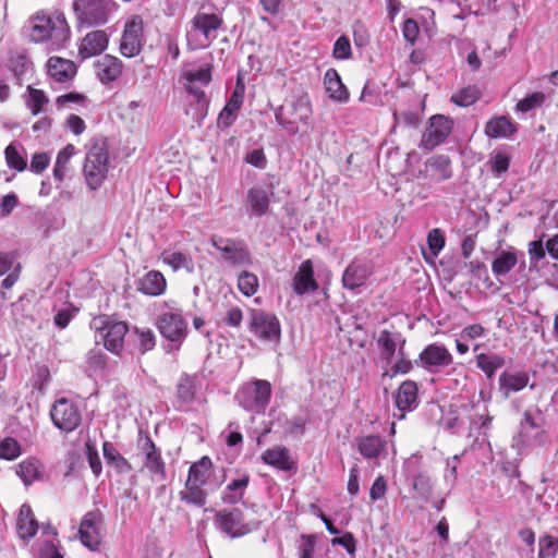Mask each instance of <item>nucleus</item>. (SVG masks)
<instances>
[{
  "label": "nucleus",
  "mask_w": 558,
  "mask_h": 558,
  "mask_svg": "<svg viewBox=\"0 0 558 558\" xmlns=\"http://www.w3.org/2000/svg\"><path fill=\"white\" fill-rule=\"evenodd\" d=\"M29 38L34 43H46L49 50H59L70 39V27L61 12H39L28 21Z\"/></svg>",
  "instance_id": "1"
},
{
  "label": "nucleus",
  "mask_w": 558,
  "mask_h": 558,
  "mask_svg": "<svg viewBox=\"0 0 558 558\" xmlns=\"http://www.w3.org/2000/svg\"><path fill=\"white\" fill-rule=\"evenodd\" d=\"M155 326L167 341L163 347L167 353L179 351L189 335L187 320L178 307H169L161 312L155 319Z\"/></svg>",
  "instance_id": "2"
},
{
  "label": "nucleus",
  "mask_w": 558,
  "mask_h": 558,
  "mask_svg": "<svg viewBox=\"0 0 558 558\" xmlns=\"http://www.w3.org/2000/svg\"><path fill=\"white\" fill-rule=\"evenodd\" d=\"M89 326L95 331L97 343H102L106 350L116 355L121 354L125 336L130 331L128 323L108 315H99L90 320Z\"/></svg>",
  "instance_id": "3"
},
{
  "label": "nucleus",
  "mask_w": 558,
  "mask_h": 558,
  "mask_svg": "<svg viewBox=\"0 0 558 558\" xmlns=\"http://www.w3.org/2000/svg\"><path fill=\"white\" fill-rule=\"evenodd\" d=\"M311 116L312 106L307 95L298 96L275 109L277 123L290 135H295L302 126H307Z\"/></svg>",
  "instance_id": "4"
},
{
  "label": "nucleus",
  "mask_w": 558,
  "mask_h": 558,
  "mask_svg": "<svg viewBox=\"0 0 558 558\" xmlns=\"http://www.w3.org/2000/svg\"><path fill=\"white\" fill-rule=\"evenodd\" d=\"M110 168L105 143L96 142L88 148L83 163V177L90 191H97L106 181Z\"/></svg>",
  "instance_id": "5"
},
{
  "label": "nucleus",
  "mask_w": 558,
  "mask_h": 558,
  "mask_svg": "<svg viewBox=\"0 0 558 558\" xmlns=\"http://www.w3.org/2000/svg\"><path fill=\"white\" fill-rule=\"evenodd\" d=\"M222 23L219 14L197 12L191 20V27L186 33L189 47L193 50L207 48L217 38V32Z\"/></svg>",
  "instance_id": "6"
},
{
  "label": "nucleus",
  "mask_w": 558,
  "mask_h": 558,
  "mask_svg": "<svg viewBox=\"0 0 558 558\" xmlns=\"http://www.w3.org/2000/svg\"><path fill=\"white\" fill-rule=\"evenodd\" d=\"M271 385L265 379H253L242 385L235 393V399L244 410L262 414L271 398Z\"/></svg>",
  "instance_id": "7"
},
{
  "label": "nucleus",
  "mask_w": 558,
  "mask_h": 558,
  "mask_svg": "<svg viewBox=\"0 0 558 558\" xmlns=\"http://www.w3.org/2000/svg\"><path fill=\"white\" fill-rule=\"evenodd\" d=\"M73 8L78 24L92 27L107 23L117 3L113 0H75Z\"/></svg>",
  "instance_id": "8"
},
{
  "label": "nucleus",
  "mask_w": 558,
  "mask_h": 558,
  "mask_svg": "<svg viewBox=\"0 0 558 558\" xmlns=\"http://www.w3.org/2000/svg\"><path fill=\"white\" fill-rule=\"evenodd\" d=\"M547 440L546 432L536 422L531 411L523 413L519 433L512 439V447L522 454L527 448L542 446Z\"/></svg>",
  "instance_id": "9"
},
{
  "label": "nucleus",
  "mask_w": 558,
  "mask_h": 558,
  "mask_svg": "<svg viewBox=\"0 0 558 558\" xmlns=\"http://www.w3.org/2000/svg\"><path fill=\"white\" fill-rule=\"evenodd\" d=\"M211 244L221 253L223 260L231 266H246L252 264L251 252L243 240L213 236Z\"/></svg>",
  "instance_id": "10"
},
{
  "label": "nucleus",
  "mask_w": 558,
  "mask_h": 558,
  "mask_svg": "<svg viewBox=\"0 0 558 558\" xmlns=\"http://www.w3.org/2000/svg\"><path fill=\"white\" fill-rule=\"evenodd\" d=\"M104 514L100 510H92L82 518L78 535L82 544L93 551L99 549L102 539Z\"/></svg>",
  "instance_id": "11"
},
{
  "label": "nucleus",
  "mask_w": 558,
  "mask_h": 558,
  "mask_svg": "<svg viewBox=\"0 0 558 558\" xmlns=\"http://www.w3.org/2000/svg\"><path fill=\"white\" fill-rule=\"evenodd\" d=\"M250 331L263 341H278L281 335L279 319L274 314L260 310L252 312Z\"/></svg>",
  "instance_id": "12"
},
{
  "label": "nucleus",
  "mask_w": 558,
  "mask_h": 558,
  "mask_svg": "<svg viewBox=\"0 0 558 558\" xmlns=\"http://www.w3.org/2000/svg\"><path fill=\"white\" fill-rule=\"evenodd\" d=\"M453 121L441 114L433 116L423 133L421 146L424 149L432 150L442 144L450 135Z\"/></svg>",
  "instance_id": "13"
},
{
  "label": "nucleus",
  "mask_w": 558,
  "mask_h": 558,
  "mask_svg": "<svg viewBox=\"0 0 558 558\" xmlns=\"http://www.w3.org/2000/svg\"><path fill=\"white\" fill-rule=\"evenodd\" d=\"M50 415L54 426L66 433L74 430L80 425L82 418L75 403L68 399L57 400Z\"/></svg>",
  "instance_id": "14"
},
{
  "label": "nucleus",
  "mask_w": 558,
  "mask_h": 558,
  "mask_svg": "<svg viewBox=\"0 0 558 558\" xmlns=\"http://www.w3.org/2000/svg\"><path fill=\"white\" fill-rule=\"evenodd\" d=\"M143 47V20L135 15L124 26L120 51L126 58L140 54Z\"/></svg>",
  "instance_id": "15"
},
{
  "label": "nucleus",
  "mask_w": 558,
  "mask_h": 558,
  "mask_svg": "<svg viewBox=\"0 0 558 558\" xmlns=\"http://www.w3.org/2000/svg\"><path fill=\"white\" fill-rule=\"evenodd\" d=\"M216 523L221 532L235 538L246 535L251 527L244 522L243 512L238 509H223L216 515Z\"/></svg>",
  "instance_id": "16"
},
{
  "label": "nucleus",
  "mask_w": 558,
  "mask_h": 558,
  "mask_svg": "<svg viewBox=\"0 0 558 558\" xmlns=\"http://www.w3.org/2000/svg\"><path fill=\"white\" fill-rule=\"evenodd\" d=\"M355 444L360 454L374 465H380V461L388 457V442L378 435L357 437Z\"/></svg>",
  "instance_id": "17"
},
{
  "label": "nucleus",
  "mask_w": 558,
  "mask_h": 558,
  "mask_svg": "<svg viewBox=\"0 0 558 558\" xmlns=\"http://www.w3.org/2000/svg\"><path fill=\"white\" fill-rule=\"evenodd\" d=\"M418 361L428 372H435L452 364L453 356L441 343H430L418 355Z\"/></svg>",
  "instance_id": "18"
},
{
  "label": "nucleus",
  "mask_w": 558,
  "mask_h": 558,
  "mask_svg": "<svg viewBox=\"0 0 558 558\" xmlns=\"http://www.w3.org/2000/svg\"><path fill=\"white\" fill-rule=\"evenodd\" d=\"M525 254L513 246L507 250L496 252L492 262V271L494 276L500 281L506 277L518 264L520 267H525Z\"/></svg>",
  "instance_id": "19"
},
{
  "label": "nucleus",
  "mask_w": 558,
  "mask_h": 558,
  "mask_svg": "<svg viewBox=\"0 0 558 558\" xmlns=\"http://www.w3.org/2000/svg\"><path fill=\"white\" fill-rule=\"evenodd\" d=\"M213 66L209 63L193 65L181 73V82L186 93L205 92L211 82Z\"/></svg>",
  "instance_id": "20"
},
{
  "label": "nucleus",
  "mask_w": 558,
  "mask_h": 558,
  "mask_svg": "<svg viewBox=\"0 0 558 558\" xmlns=\"http://www.w3.org/2000/svg\"><path fill=\"white\" fill-rule=\"evenodd\" d=\"M373 274L372 264L363 258H354L344 269L342 286L348 290L363 287Z\"/></svg>",
  "instance_id": "21"
},
{
  "label": "nucleus",
  "mask_w": 558,
  "mask_h": 558,
  "mask_svg": "<svg viewBox=\"0 0 558 558\" xmlns=\"http://www.w3.org/2000/svg\"><path fill=\"white\" fill-rule=\"evenodd\" d=\"M47 74L52 88L69 84L76 74L73 61L60 57H50L47 62Z\"/></svg>",
  "instance_id": "22"
},
{
  "label": "nucleus",
  "mask_w": 558,
  "mask_h": 558,
  "mask_svg": "<svg viewBox=\"0 0 558 558\" xmlns=\"http://www.w3.org/2000/svg\"><path fill=\"white\" fill-rule=\"evenodd\" d=\"M244 94L245 86L241 80H238L230 98L218 116V128L227 129L235 122L238 113L244 101Z\"/></svg>",
  "instance_id": "23"
},
{
  "label": "nucleus",
  "mask_w": 558,
  "mask_h": 558,
  "mask_svg": "<svg viewBox=\"0 0 558 558\" xmlns=\"http://www.w3.org/2000/svg\"><path fill=\"white\" fill-rule=\"evenodd\" d=\"M141 449L145 457L143 466L149 471L153 478L163 481L166 478V465L160 450L149 437H145L142 440Z\"/></svg>",
  "instance_id": "24"
},
{
  "label": "nucleus",
  "mask_w": 558,
  "mask_h": 558,
  "mask_svg": "<svg viewBox=\"0 0 558 558\" xmlns=\"http://www.w3.org/2000/svg\"><path fill=\"white\" fill-rule=\"evenodd\" d=\"M184 102V114L191 118L197 126L203 124L204 119L208 114L209 98L205 92L186 93Z\"/></svg>",
  "instance_id": "25"
},
{
  "label": "nucleus",
  "mask_w": 558,
  "mask_h": 558,
  "mask_svg": "<svg viewBox=\"0 0 558 558\" xmlns=\"http://www.w3.org/2000/svg\"><path fill=\"white\" fill-rule=\"evenodd\" d=\"M292 288L295 294L304 295L308 292H315L318 283L314 278V267L311 259L304 260L298 268L292 279Z\"/></svg>",
  "instance_id": "26"
},
{
  "label": "nucleus",
  "mask_w": 558,
  "mask_h": 558,
  "mask_svg": "<svg viewBox=\"0 0 558 558\" xmlns=\"http://www.w3.org/2000/svg\"><path fill=\"white\" fill-rule=\"evenodd\" d=\"M95 72L102 84L116 81L122 73V61L113 56L105 54L95 61Z\"/></svg>",
  "instance_id": "27"
},
{
  "label": "nucleus",
  "mask_w": 558,
  "mask_h": 558,
  "mask_svg": "<svg viewBox=\"0 0 558 558\" xmlns=\"http://www.w3.org/2000/svg\"><path fill=\"white\" fill-rule=\"evenodd\" d=\"M395 403L399 411H413L418 405V387L413 380H404L395 395Z\"/></svg>",
  "instance_id": "28"
},
{
  "label": "nucleus",
  "mask_w": 558,
  "mask_h": 558,
  "mask_svg": "<svg viewBox=\"0 0 558 558\" xmlns=\"http://www.w3.org/2000/svg\"><path fill=\"white\" fill-rule=\"evenodd\" d=\"M108 36L104 31H93L82 40L78 53L82 58H90L100 54L107 49Z\"/></svg>",
  "instance_id": "29"
},
{
  "label": "nucleus",
  "mask_w": 558,
  "mask_h": 558,
  "mask_svg": "<svg viewBox=\"0 0 558 558\" xmlns=\"http://www.w3.org/2000/svg\"><path fill=\"white\" fill-rule=\"evenodd\" d=\"M167 281L158 270H150L145 274L137 283V290L145 295L159 296L165 293Z\"/></svg>",
  "instance_id": "30"
},
{
  "label": "nucleus",
  "mask_w": 558,
  "mask_h": 558,
  "mask_svg": "<svg viewBox=\"0 0 558 558\" xmlns=\"http://www.w3.org/2000/svg\"><path fill=\"white\" fill-rule=\"evenodd\" d=\"M260 459L265 464L276 468L280 471H290L293 468V462L290 458L289 450L283 446H274L266 449L262 453Z\"/></svg>",
  "instance_id": "31"
},
{
  "label": "nucleus",
  "mask_w": 558,
  "mask_h": 558,
  "mask_svg": "<svg viewBox=\"0 0 558 558\" xmlns=\"http://www.w3.org/2000/svg\"><path fill=\"white\" fill-rule=\"evenodd\" d=\"M324 85L330 99L347 102L350 94L336 69H328L324 76Z\"/></svg>",
  "instance_id": "32"
},
{
  "label": "nucleus",
  "mask_w": 558,
  "mask_h": 558,
  "mask_svg": "<svg viewBox=\"0 0 558 558\" xmlns=\"http://www.w3.org/2000/svg\"><path fill=\"white\" fill-rule=\"evenodd\" d=\"M16 529L19 536L24 541L33 538L38 530V522L35 519L29 505H22L16 520Z\"/></svg>",
  "instance_id": "33"
},
{
  "label": "nucleus",
  "mask_w": 558,
  "mask_h": 558,
  "mask_svg": "<svg viewBox=\"0 0 558 558\" xmlns=\"http://www.w3.org/2000/svg\"><path fill=\"white\" fill-rule=\"evenodd\" d=\"M197 390V378L187 374L182 375L177 385V401L180 408L191 405L196 400Z\"/></svg>",
  "instance_id": "34"
},
{
  "label": "nucleus",
  "mask_w": 558,
  "mask_h": 558,
  "mask_svg": "<svg viewBox=\"0 0 558 558\" xmlns=\"http://www.w3.org/2000/svg\"><path fill=\"white\" fill-rule=\"evenodd\" d=\"M130 332V339L140 354L143 355L155 349L157 337L153 329L134 326Z\"/></svg>",
  "instance_id": "35"
},
{
  "label": "nucleus",
  "mask_w": 558,
  "mask_h": 558,
  "mask_svg": "<svg viewBox=\"0 0 558 558\" xmlns=\"http://www.w3.org/2000/svg\"><path fill=\"white\" fill-rule=\"evenodd\" d=\"M250 483V475L243 474L232 480L222 493V500L226 504L234 505L242 500Z\"/></svg>",
  "instance_id": "36"
},
{
  "label": "nucleus",
  "mask_w": 558,
  "mask_h": 558,
  "mask_svg": "<svg viewBox=\"0 0 558 558\" xmlns=\"http://www.w3.org/2000/svg\"><path fill=\"white\" fill-rule=\"evenodd\" d=\"M403 339L399 333L392 335L388 330H381L379 337L377 339V344L380 350V355L388 363L391 362L396 352L398 353V348L401 344Z\"/></svg>",
  "instance_id": "37"
},
{
  "label": "nucleus",
  "mask_w": 558,
  "mask_h": 558,
  "mask_svg": "<svg viewBox=\"0 0 558 558\" xmlns=\"http://www.w3.org/2000/svg\"><path fill=\"white\" fill-rule=\"evenodd\" d=\"M102 453L107 464L113 468L118 473L124 474L132 470V465L113 444L106 441L102 446Z\"/></svg>",
  "instance_id": "38"
},
{
  "label": "nucleus",
  "mask_w": 558,
  "mask_h": 558,
  "mask_svg": "<svg viewBox=\"0 0 558 558\" xmlns=\"http://www.w3.org/2000/svg\"><path fill=\"white\" fill-rule=\"evenodd\" d=\"M10 69L19 84H22L33 73V62L23 52H14L10 57Z\"/></svg>",
  "instance_id": "39"
},
{
  "label": "nucleus",
  "mask_w": 558,
  "mask_h": 558,
  "mask_svg": "<svg viewBox=\"0 0 558 558\" xmlns=\"http://www.w3.org/2000/svg\"><path fill=\"white\" fill-rule=\"evenodd\" d=\"M247 203L252 215L263 216L267 213L269 207L268 192L263 187H252L247 192Z\"/></svg>",
  "instance_id": "40"
},
{
  "label": "nucleus",
  "mask_w": 558,
  "mask_h": 558,
  "mask_svg": "<svg viewBox=\"0 0 558 558\" xmlns=\"http://www.w3.org/2000/svg\"><path fill=\"white\" fill-rule=\"evenodd\" d=\"M529 380V375L525 372H504L499 377V386L508 395L509 392H517L525 388Z\"/></svg>",
  "instance_id": "41"
},
{
  "label": "nucleus",
  "mask_w": 558,
  "mask_h": 558,
  "mask_svg": "<svg viewBox=\"0 0 558 558\" xmlns=\"http://www.w3.org/2000/svg\"><path fill=\"white\" fill-rule=\"evenodd\" d=\"M515 132L514 125L506 117H497L489 120L485 126V134L488 137H509Z\"/></svg>",
  "instance_id": "42"
},
{
  "label": "nucleus",
  "mask_w": 558,
  "mask_h": 558,
  "mask_svg": "<svg viewBox=\"0 0 558 558\" xmlns=\"http://www.w3.org/2000/svg\"><path fill=\"white\" fill-rule=\"evenodd\" d=\"M202 484L192 482L186 478L185 488L179 493V497L182 501L203 507L206 504V493L203 489Z\"/></svg>",
  "instance_id": "43"
},
{
  "label": "nucleus",
  "mask_w": 558,
  "mask_h": 558,
  "mask_svg": "<svg viewBox=\"0 0 558 558\" xmlns=\"http://www.w3.org/2000/svg\"><path fill=\"white\" fill-rule=\"evenodd\" d=\"M505 365V357L496 353H481L476 355V366L487 376L493 378L501 366Z\"/></svg>",
  "instance_id": "44"
},
{
  "label": "nucleus",
  "mask_w": 558,
  "mask_h": 558,
  "mask_svg": "<svg viewBox=\"0 0 558 558\" xmlns=\"http://www.w3.org/2000/svg\"><path fill=\"white\" fill-rule=\"evenodd\" d=\"M213 469V461L209 457L204 456L198 461L194 462L190 469L187 474V480L202 485L207 483V480L210 475V471Z\"/></svg>",
  "instance_id": "45"
},
{
  "label": "nucleus",
  "mask_w": 558,
  "mask_h": 558,
  "mask_svg": "<svg viewBox=\"0 0 558 558\" xmlns=\"http://www.w3.org/2000/svg\"><path fill=\"white\" fill-rule=\"evenodd\" d=\"M76 148L72 144H68L64 148H62L56 159V163L53 167V178L56 181L61 183L68 173V165L71 158L75 155Z\"/></svg>",
  "instance_id": "46"
},
{
  "label": "nucleus",
  "mask_w": 558,
  "mask_h": 558,
  "mask_svg": "<svg viewBox=\"0 0 558 558\" xmlns=\"http://www.w3.org/2000/svg\"><path fill=\"white\" fill-rule=\"evenodd\" d=\"M161 259L174 271L180 269H185L187 272L194 271V264L192 258L182 252L165 251L161 254Z\"/></svg>",
  "instance_id": "47"
},
{
  "label": "nucleus",
  "mask_w": 558,
  "mask_h": 558,
  "mask_svg": "<svg viewBox=\"0 0 558 558\" xmlns=\"http://www.w3.org/2000/svg\"><path fill=\"white\" fill-rule=\"evenodd\" d=\"M16 474L25 485H31L41 476V463L37 459H26L16 469Z\"/></svg>",
  "instance_id": "48"
},
{
  "label": "nucleus",
  "mask_w": 558,
  "mask_h": 558,
  "mask_svg": "<svg viewBox=\"0 0 558 558\" xmlns=\"http://www.w3.org/2000/svg\"><path fill=\"white\" fill-rule=\"evenodd\" d=\"M486 167L495 178H500L510 167V155L506 151H495L489 156Z\"/></svg>",
  "instance_id": "49"
},
{
  "label": "nucleus",
  "mask_w": 558,
  "mask_h": 558,
  "mask_svg": "<svg viewBox=\"0 0 558 558\" xmlns=\"http://www.w3.org/2000/svg\"><path fill=\"white\" fill-rule=\"evenodd\" d=\"M482 96L481 89L476 85H470L452 94L451 101L460 107H469L475 104Z\"/></svg>",
  "instance_id": "50"
},
{
  "label": "nucleus",
  "mask_w": 558,
  "mask_h": 558,
  "mask_svg": "<svg viewBox=\"0 0 558 558\" xmlns=\"http://www.w3.org/2000/svg\"><path fill=\"white\" fill-rule=\"evenodd\" d=\"M48 102L49 98L44 90L34 88L32 86L27 87L25 105L32 114L36 116L40 113Z\"/></svg>",
  "instance_id": "51"
},
{
  "label": "nucleus",
  "mask_w": 558,
  "mask_h": 558,
  "mask_svg": "<svg viewBox=\"0 0 558 558\" xmlns=\"http://www.w3.org/2000/svg\"><path fill=\"white\" fill-rule=\"evenodd\" d=\"M404 344H405V340H402L401 344L398 348V359L390 366L389 371L387 372V374L390 377H393L398 374H402V375L408 374L413 368V364H412L411 360L407 356V354L404 352Z\"/></svg>",
  "instance_id": "52"
},
{
  "label": "nucleus",
  "mask_w": 558,
  "mask_h": 558,
  "mask_svg": "<svg viewBox=\"0 0 558 558\" xmlns=\"http://www.w3.org/2000/svg\"><path fill=\"white\" fill-rule=\"evenodd\" d=\"M259 287L258 278L250 271H242L238 277V288L245 296L254 295Z\"/></svg>",
  "instance_id": "53"
},
{
  "label": "nucleus",
  "mask_w": 558,
  "mask_h": 558,
  "mask_svg": "<svg viewBox=\"0 0 558 558\" xmlns=\"http://www.w3.org/2000/svg\"><path fill=\"white\" fill-rule=\"evenodd\" d=\"M22 453L20 442L13 437H5L0 441V459L13 461Z\"/></svg>",
  "instance_id": "54"
},
{
  "label": "nucleus",
  "mask_w": 558,
  "mask_h": 558,
  "mask_svg": "<svg viewBox=\"0 0 558 558\" xmlns=\"http://www.w3.org/2000/svg\"><path fill=\"white\" fill-rule=\"evenodd\" d=\"M538 558H555L558 554V538L543 535L538 539Z\"/></svg>",
  "instance_id": "55"
},
{
  "label": "nucleus",
  "mask_w": 558,
  "mask_h": 558,
  "mask_svg": "<svg viewBox=\"0 0 558 558\" xmlns=\"http://www.w3.org/2000/svg\"><path fill=\"white\" fill-rule=\"evenodd\" d=\"M4 155L9 168L14 169L16 171H23L26 169V159L20 154L16 145L10 144L5 148Z\"/></svg>",
  "instance_id": "56"
},
{
  "label": "nucleus",
  "mask_w": 558,
  "mask_h": 558,
  "mask_svg": "<svg viewBox=\"0 0 558 558\" xmlns=\"http://www.w3.org/2000/svg\"><path fill=\"white\" fill-rule=\"evenodd\" d=\"M544 101L545 95L542 92H535L521 99L517 104L515 108L518 111L525 113L537 107H541Z\"/></svg>",
  "instance_id": "57"
},
{
  "label": "nucleus",
  "mask_w": 558,
  "mask_h": 558,
  "mask_svg": "<svg viewBox=\"0 0 558 558\" xmlns=\"http://www.w3.org/2000/svg\"><path fill=\"white\" fill-rule=\"evenodd\" d=\"M87 101V97L80 93H66L60 95L56 99L58 108H73L74 106H84Z\"/></svg>",
  "instance_id": "58"
},
{
  "label": "nucleus",
  "mask_w": 558,
  "mask_h": 558,
  "mask_svg": "<svg viewBox=\"0 0 558 558\" xmlns=\"http://www.w3.org/2000/svg\"><path fill=\"white\" fill-rule=\"evenodd\" d=\"M427 244L432 257H437L445 246V235L438 228L432 229L427 234Z\"/></svg>",
  "instance_id": "59"
},
{
  "label": "nucleus",
  "mask_w": 558,
  "mask_h": 558,
  "mask_svg": "<svg viewBox=\"0 0 558 558\" xmlns=\"http://www.w3.org/2000/svg\"><path fill=\"white\" fill-rule=\"evenodd\" d=\"M316 547V536L315 535H301L300 542L298 545V554L299 558H314Z\"/></svg>",
  "instance_id": "60"
},
{
  "label": "nucleus",
  "mask_w": 558,
  "mask_h": 558,
  "mask_svg": "<svg viewBox=\"0 0 558 558\" xmlns=\"http://www.w3.org/2000/svg\"><path fill=\"white\" fill-rule=\"evenodd\" d=\"M432 169L438 171L440 173L441 180H447L451 178V169H450V160L447 156L439 155L436 157H433L428 161Z\"/></svg>",
  "instance_id": "61"
},
{
  "label": "nucleus",
  "mask_w": 558,
  "mask_h": 558,
  "mask_svg": "<svg viewBox=\"0 0 558 558\" xmlns=\"http://www.w3.org/2000/svg\"><path fill=\"white\" fill-rule=\"evenodd\" d=\"M352 56L350 40L347 36H340L332 49V57L337 60H348Z\"/></svg>",
  "instance_id": "62"
},
{
  "label": "nucleus",
  "mask_w": 558,
  "mask_h": 558,
  "mask_svg": "<svg viewBox=\"0 0 558 558\" xmlns=\"http://www.w3.org/2000/svg\"><path fill=\"white\" fill-rule=\"evenodd\" d=\"M413 487L425 500H428L433 494L432 481L429 476L425 474H418L415 476Z\"/></svg>",
  "instance_id": "63"
},
{
  "label": "nucleus",
  "mask_w": 558,
  "mask_h": 558,
  "mask_svg": "<svg viewBox=\"0 0 558 558\" xmlns=\"http://www.w3.org/2000/svg\"><path fill=\"white\" fill-rule=\"evenodd\" d=\"M37 558H63V554L56 544L47 541L40 545Z\"/></svg>",
  "instance_id": "64"
}]
</instances>
